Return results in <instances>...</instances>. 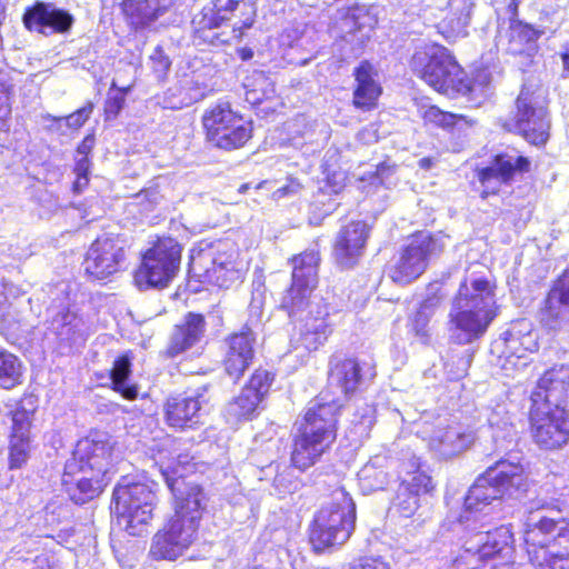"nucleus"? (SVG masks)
Segmentation results:
<instances>
[{
  "label": "nucleus",
  "mask_w": 569,
  "mask_h": 569,
  "mask_svg": "<svg viewBox=\"0 0 569 569\" xmlns=\"http://www.w3.org/2000/svg\"><path fill=\"white\" fill-rule=\"evenodd\" d=\"M316 290L315 287L290 280L281 295L278 309L284 311L291 320L303 318L309 310L316 309V305L325 301L323 299L320 302L311 300Z\"/></svg>",
  "instance_id": "nucleus-35"
},
{
  "label": "nucleus",
  "mask_w": 569,
  "mask_h": 569,
  "mask_svg": "<svg viewBox=\"0 0 569 569\" xmlns=\"http://www.w3.org/2000/svg\"><path fill=\"white\" fill-rule=\"evenodd\" d=\"M539 317L541 323L549 328H556L562 321L569 323V266L551 281L539 308Z\"/></svg>",
  "instance_id": "nucleus-26"
},
{
  "label": "nucleus",
  "mask_w": 569,
  "mask_h": 569,
  "mask_svg": "<svg viewBox=\"0 0 569 569\" xmlns=\"http://www.w3.org/2000/svg\"><path fill=\"white\" fill-rule=\"evenodd\" d=\"M124 20L134 31L143 30L158 18V9L150 0H122Z\"/></svg>",
  "instance_id": "nucleus-40"
},
{
  "label": "nucleus",
  "mask_w": 569,
  "mask_h": 569,
  "mask_svg": "<svg viewBox=\"0 0 569 569\" xmlns=\"http://www.w3.org/2000/svg\"><path fill=\"white\" fill-rule=\"evenodd\" d=\"M128 248L118 234L97 237L83 258V272L90 281H106L126 270Z\"/></svg>",
  "instance_id": "nucleus-13"
},
{
  "label": "nucleus",
  "mask_w": 569,
  "mask_h": 569,
  "mask_svg": "<svg viewBox=\"0 0 569 569\" xmlns=\"http://www.w3.org/2000/svg\"><path fill=\"white\" fill-rule=\"evenodd\" d=\"M92 168V160H76L72 172L74 180L71 184V191L74 194H81L90 184V172Z\"/></svg>",
  "instance_id": "nucleus-51"
},
{
  "label": "nucleus",
  "mask_w": 569,
  "mask_h": 569,
  "mask_svg": "<svg viewBox=\"0 0 569 569\" xmlns=\"http://www.w3.org/2000/svg\"><path fill=\"white\" fill-rule=\"evenodd\" d=\"M405 465V475L400 479V486L420 496L431 493L435 485L431 476L417 458L409 459Z\"/></svg>",
  "instance_id": "nucleus-41"
},
{
  "label": "nucleus",
  "mask_w": 569,
  "mask_h": 569,
  "mask_svg": "<svg viewBox=\"0 0 569 569\" xmlns=\"http://www.w3.org/2000/svg\"><path fill=\"white\" fill-rule=\"evenodd\" d=\"M159 486L156 482H118L112 491L113 512L132 537H142L153 519Z\"/></svg>",
  "instance_id": "nucleus-7"
},
{
  "label": "nucleus",
  "mask_w": 569,
  "mask_h": 569,
  "mask_svg": "<svg viewBox=\"0 0 569 569\" xmlns=\"http://www.w3.org/2000/svg\"><path fill=\"white\" fill-rule=\"evenodd\" d=\"M197 532L172 519L163 525L152 538L150 555L156 560H176L187 550Z\"/></svg>",
  "instance_id": "nucleus-24"
},
{
  "label": "nucleus",
  "mask_w": 569,
  "mask_h": 569,
  "mask_svg": "<svg viewBox=\"0 0 569 569\" xmlns=\"http://www.w3.org/2000/svg\"><path fill=\"white\" fill-rule=\"evenodd\" d=\"M206 331V318L202 313L187 312L180 323L173 326L168 343L161 356L172 360L196 346Z\"/></svg>",
  "instance_id": "nucleus-31"
},
{
  "label": "nucleus",
  "mask_w": 569,
  "mask_h": 569,
  "mask_svg": "<svg viewBox=\"0 0 569 569\" xmlns=\"http://www.w3.org/2000/svg\"><path fill=\"white\" fill-rule=\"evenodd\" d=\"M106 455L104 446L86 441L66 462L61 485L73 503L84 505L103 492L107 487Z\"/></svg>",
  "instance_id": "nucleus-3"
},
{
  "label": "nucleus",
  "mask_w": 569,
  "mask_h": 569,
  "mask_svg": "<svg viewBox=\"0 0 569 569\" xmlns=\"http://www.w3.org/2000/svg\"><path fill=\"white\" fill-rule=\"evenodd\" d=\"M360 14L358 10L348 9L336 22V27L340 32V38L347 39L349 34H355L362 29L359 22Z\"/></svg>",
  "instance_id": "nucleus-54"
},
{
  "label": "nucleus",
  "mask_w": 569,
  "mask_h": 569,
  "mask_svg": "<svg viewBox=\"0 0 569 569\" xmlns=\"http://www.w3.org/2000/svg\"><path fill=\"white\" fill-rule=\"evenodd\" d=\"M73 22L74 18L70 12L42 1L27 7L22 14V23L30 32L44 33L46 29H50L53 33H66Z\"/></svg>",
  "instance_id": "nucleus-27"
},
{
  "label": "nucleus",
  "mask_w": 569,
  "mask_h": 569,
  "mask_svg": "<svg viewBox=\"0 0 569 569\" xmlns=\"http://www.w3.org/2000/svg\"><path fill=\"white\" fill-rule=\"evenodd\" d=\"M356 505L351 496L338 488L331 501L313 516L309 528V542L316 552H325L342 546L351 537L356 526Z\"/></svg>",
  "instance_id": "nucleus-5"
},
{
  "label": "nucleus",
  "mask_w": 569,
  "mask_h": 569,
  "mask_svg": "<svg viewBox=\"0 0 569 569\" xmlns=\"http://www.w3.org/2000/svg\"><path fill=\"white\" fill-rule=\"evenodd\" d=\"M528 430L532 442L540 450L561 449L569 442V411L560 405L530 402Z\"/></svg>",
  "instance_id": "nucleus-12"
},
{
  "label": "nucleus",
  "mask_w": 569,
  "mask_h": 569,
  "mask_svg": "<svg viewBox=\"0 0 569 569\" xmlns=\"http://www.w3.org/2000/svg\"><path fill=\"white\" fill-rule=\"evenodd\" d=\"M569 388V367L555 365L545 370L538 378L530 393V402L537 405H552L549 395L552 391L566 392Z\"/></svg>",
  "instance_id": "nucleus-36"
},
{
  "label": "nucleus",
  "mask_w": 569,
  "mask_h": 569,
  "mask_svg": "<svg viewBox=\"0 0 569 569\" xmlns=\"http://www.w3.org/2000/svg\"><path fill=\"white\" fill-rule=\"evenodd\" d=\"M442 232L416 230L410 233L387 267L388 278L398 286L418 280L428 270L432 258L445 251Z\"/></svg>",
  "instance_id": "nucleus-8"
},
{
  "label": "nucleus",
  "mask_w": 569,
  "mask_h": 569,
  "mask_svg": "<svg viewBox=\"0 0 569 569\" xmlns=\"http://www.w3.org/2000/svg\"><path fill=\"white\" fill-rule=\"evenodd\" d=\"M446 569H516L512 532L503 526L488 531L476 549H462L448 560Z\"/></svg>",
  "instance_id": "nucleus-10"
},
{
  "label": "nucleus",
  "mask_w": 569,
  "mask_h": 569,
  "mask_svg": "<svg viewBox=\"0 0 569 569\" xmlns=\"http://www.w3.org/2000/svg\"><path fill=\"white\" fill-rule=\"evenodd\" d=\"M33 441L8 440L7 463L9 470L24 468L32 455Z\"/></svg>",
  "instance_id": "nucleus-46"
},
{
  "label": "nucleus",
  "mask_w": 569,
  "mask_h": 569,
  "mask_svg": "<svg viewBox=\"0 0 569 569\" xmlns=\"http://www.w3.org/2000/svg\"><path fill=\"white\" fill-rule=\"evenodd\" d=\"M320 261L321 253L318 242L300 253L292 254L289 258V263L292 266L290 280L318 288Z\"/></svg>",
  "instance_id": "nucleus-37"
},
{
  "label": "nucleus",
  "mask_w": 569,
  "mask_h": 569,
  "mask_svg": "<svg viewBox=\"0 0 569 569\" xmlns=\"http://www.w3.org/2000/svg\"><path fill=\"white\" fill-rule=\"evenodd\" d=\"M363 371L360 360L353 355L335 351L328 359L327 385L323 390L338 389L349 399L360 388Z\"/></svg>",
  "instance_id": "nucleus-19"
},
{
  "label": "nucleus",
  "mask_w": 569,
  "mask_h": 569,
  "mask_svg": "<svg viewBox=\"0 0 569 569\" xmlns=\"http://www.w3.org/2000/svg\"><path fill=\"white\" fill-rule=\"evenodd\" d=\"M420 507V495L399 485L391 508L401 518L412 517Z\"/></svg>",
  "instance_id": "nucleus-48"
},
{
  "label": "nucleus",
  "mask_w": 569,
  "mask_h": 569,
  "mask_svg": "<svg viewBox=\"0 0 569 569\" xmlns=\"http://www.w3.org/2000/svg\"><path fill=\"white\" fill-rule=\"evenodd\" d=\"M196 469L197 463L193 461V457L188 453H181L168 469H161V475L163 476V472H168L171 478L187 480L188 473L194 472Z\"/></svg>",
  "instance_id": "nucleus-53"
},
{
  "label": "nucleus",
  "mask_w": 569,
  "mask_h": 569,
  "mask_svg": "<svg viewBox=\"0 0 569 569\" xmlns=\"http://www.w3.org/2000/svg\"><path fill=\"white\" fill-rule=\"evenodd\" d=\"M302 188L301 183L296 178H288L287 183L278 188L274 194L278 198L287 197L289 194L297 193Z\"/></svg>",
  "instance_id": "nucleus-60"
},
{
  "label": "nucleus",
  "mask_w": 569,
  "mask_h": 569,
  "mask_svg": "<svg viewBox=\"0 0 569 569\" xmlns=\"http://www.w3.org/2000/svg\"><path fill=\"white\" fill-rule=\"evenodd\" d=\"M259 0H210L191 21V38L196 46L220 48L231 43L226 31L219 29L232 22L231 34L242 41L258 20Z\"/></svg>",
  "instance_id": "nucleus-2"
},
{
  "label": "nucleus",
  "mask_w": 569,
  "mask_h": 569,
  "mask_svg": "<svg viewBox=\"0 0 569 569\" xmlns=\"http://www.w3.org/2000/svg\"><path fill=\"white\" fill-rule=\"evenodd\" d=\"M261 402L262 399L242 387L240 393L231 402L232 415L238 420L251 419Z\"/></svg>",
  "instance_id": "nucleus-47"
},
{
  "label": "nucleus",
  "mask_w": 569,
  "mask_h": 569,
  "mask_svg": "<svg viewBox=\"0 0 569 569\" xmlns=\"http://www.w3.org/2000/svg\"><path fill=\"white\" fill-rule=\"evenodd\" d=\"M501 127L507 132L521 137L528 144L542 149L551 136V119L545 104L533 102V92L522 86L516 100L512 116Z\"/></svg>",
  "instance_id": "nucleus-11"
},
{
  "label": "nucleus",
  "mask_w": 569,
  "mask_h": 569,
  "mask_svg": "<svg viewBox=\"0 0 569 569\" xmlns=\"http://www.w3.org/2000/svg\"><path fill=\"white\" fill-rule=\"evenodd\" d=\"M182 251L177 238L157 234L140 254L133 271L134 284L141 290L167 288L180 270Z\"/></svg>",
  "instance_id": "nucleus-9"
},
{
  "label": "nucleus",
  "mask_w": 569,
  "mask_h": 569,
  "mask_svg": "<svg viewBox=\"0 0 569 569\" xmlns=\"http://www.w3.org/2000/svg\"><path fill=\"white\" fill-rule=\"evenodd\" d=\"M93 109L94 103L91 100L86 101L82 107L66 117L68 127L72 130H79L89 120Z\"/></svg>",
  "instance_id": "nucleus-55"
},
{
  "label": "nucleus",
  "mask_w": 569,
  "mask_h": 569,
  "mask_svg": "<svg viewBox=\"0 0 569 569\" xmlns=\"http://www.w3.org/2000/svg\"><path fill=\"white\" fill-rule=\"evenodd\" d=\"M497 283L493 278L477 277L465 278L459 283L452 299V307H466L470 309L498 312L496 305Z\"/></svg>",
  "instance_id": "nucleus-28"
},
{
  "label": "nucleus",
  "mask_w": 569,
  "mask_h": 569,
  "mask_svg": "<svg viewBox=\"0 0 569 569\" xmlns=\"http://www.w3.org/2000/svg\"><path fill=\"white\" fill-rule=\"evenodd\" d=\"M132 359L131 350L122 352L113 360L109 370L111 389L129 401L136 400L139 395L137 385L127 383L132 373Z\"/></svg>",
  "instance_id": "nucleus-39"
},
{
  "label": "nucleus",
  "mask_w": 569,
  "mask_h": 569,
  "mask_svg": "<svg viewBox=\"0 0 569 569\" xmlns=\"http://www.w3.org/2000/svg\"><path fill=\"white\" fill-rule=\"evenodd\" d=\"M523 545L537 569H569V518L541 516L527 523Z\"/></svg>",
  "instance_id": "nucleus-4"
},
{
  "label": "nucleus",
  "mask_w": 569,
  "mask_h": 569,
  "mask_svg": "<svg viewBox=\"0 0 569 569\" xmlns=\"http://www.w3.org/2000/svg\"><path fill=\"white\" fill-rule=\"evenodd\" d=\"M202 396L188 390L168 395L162 402L164 425L177 432L198 430L203 426Z\"/></svg>",
  "instance_id": "nucleus-15"
},
{
  "label": "nucleus",
  "mask_w": 569,
  "mask_h": 569,
  "mask_svg": "<svg viewBox=\"0 0 569 569\" xmlns=\"http://www.w3.org/2000/svg\"><path fill=\"white\" fill-rule=\"evenodd\" d=\"M291 463L279 468L272 480V487L280 498L292 495L301 487V479L295 475Z\"/></svg>",
  "instance_id": "nucleus-49"
},
{
  "label": "nucleus",
  "mask_w": 569,
  "mask_h": 569,
  "mask_svg": "<svg viewBox=\"0 0 569 569\" xmlns=\"http://www.w3.org/2000/svg\"><path fill=\"white\" fill-rule=\"evenodd\" d=\"M256 337L248 327L232 332L226 338V352L222 359L224 373L238 382L254 359Z\"/></svg>",
  "instance_id": "nucleus-22"
},
{
  "label": "nucleus",
  "mask_w": 569,
  "mask_h": 569,
  "mask_svg": "<svg viewBox=\"0 0 569 569\" xmlns=\"http://www.w3.org/2000/svg\"><path fill=\"white\" fill-rule=\"evenodd\" d=\"M531 170V160L526 156L519 154L512 161L511 157L506 152L495 154L490 166L480 168L476 172L479 183L483 187L480 197L487 199L490 196L498 194V188H490V183L493 180L499 181L500 184H510L516 180L517 176L527 174Z\"/></svg>",
  "instance_id": "nucleus-17"
},
{
  "label": "nucleus",
  "mask_w": 569,
  "mask_h": 569,
  "mask_svg": "<svg viewBox=\"0 0 569 569\" xmlns=\"http://www.w3.org/2000/svg\"><path fill=\"white\" fill-rule=\"evenodd\" d=\"M497 316L498 312L487 309L476 310L466 307H453L449 313V330L457 343H471L487 332Z\"/></svg>",
  "instance_id": "nucleus-23"
},
{
  "label": "nucleus",
  "mask_w": 569,
  "mask_h": 569,
  "mask_svg": "<svg viewBox=\"0 0 569 569\" xmlns=\"http://www.w3.org/2000/svg\"><path fill=\"white\" fill-rule=\"evenodd\" d=\"M486 472L503 498L527 493L530 488L529 472L520 461L500 459Z\"/></svg>",
  "instance_id": "nucleus-30"
},
{
  "label": "nucleus",
  "mask_w": 569,
  "mask_h": 569,
  "mask_svg": "<svg viewBox=\"0 0 569 569\" xmlns=\"http://www.w3.org/2000/svg\"><path fill=\"white\" fill-rule=\"evenodd\" d=\"M475 442V433L459 422L439 427L429 438V445L446 458L466 451Z\"/></svg>",
  "instance_id": "nucleus-33"
},
{
  "label": "nucleus",
  "mask_w": 569,
  "mask_h": 569,
  "mask_svg": "<svg viewBox=\"0 0 569 569\" xmlns=\"http://www.w3.org/2000/svg\"><path fill=\"white\" fill-rule=\"evenodd\" d=\"M447 293L440 283H429L427 295L418 302L416 309L408 316L407 329L417 341L429 345L433 335V319L441 309Z\"/></svg>",
  "instance_id": "nucleus-18"
},
{
  "label": "nucleus",
  "mask_w": 569,
  "mask_h": 569,
  "mask_svg": "<svg viewBox=\"0 0 569 569\" xmlns=\"http://www.w3.org/2000/svg\"><path fill=\"white\" fill-rule=\"evenodd\" d=\"M421 118L425 123H430L450 132L461 124H470V121L465 114L445 111L436 104L427 107L421 113Z\"/></svg>",
  "instance_id": "nucleus-44"
},
{
  "label": "nucleus",
  "mask_w": 569,
  "mask_h": 569,
  "mask_svg": "<svg viewBox=\"0 0 569 569\" xmlns=\"http://www.w3.org/2000/svg\"><path fill=\"white\" fill-rule=\"evenodd\" d=\"M409 67L413 76L449 98L472 99L490 82L487 74L470 77L452 51L437 42L416 49L409 59Z\"/></svg>",
  "instance_id": "nucleus-1"
},
{
  "label": "nucleus",
  "mask_w": 569,
  "mask_h": 569,
  "mask_svg": "<svg viewBox=\"0 0 569 569\" xmlns=\"http://www.w3.org/2000/svg\"><path fill=\"white\" fill-rule=\"evenodd\" d=\"M204 257L192 259L189 263V273L196 278L206 289H229L242 282V273L232 262H219L210 260L211 266L203 262Z\"/></svg>",
  "instance_id": "nucleus-32"
},
{
  "label": "nucleus",
  "mask_w": 569,
  "mask_h": 569,
  "mask_svg": "<svg viewBox=\"0 0 569 569\" xmlns=\"http://www.w3.org/2000/svg\"><path fill=\"white\" fill-rule=\"evenodd\" d=\"M503 499L496 488L490 477L485 471L481 473L471 487L468 489L463 498V507L458 517V522L465 523L476 518L486 507L490 506L495 500Z\"/></svg>",
  "instance_id": "nucleus-34"
},
{
  "label": "nucleus",
  "mask_w": 569,
  "mask_h": 569,
  "mask_svg": "<svg viewBox=\"0 0 569 569\" xmlns=\"http://www.w3.org/2000/svg\"><path fill=\"white\" fill-rule=\"evenodd\" d=\"M32 569H54V567L47 556H38L33 560Z\"/></svg>",
  "instance_id": "nucleus-63"
},
{
  "label": "nucleus",
  "mask_w": 569,
  "mask_h": 569,
  "mask_svg": "<svg viewBox=\"0 0 569 569\" xmlns=\"http://www.w3.org/2000/svg\"><path fill=\"white\" fill-rule=\"evenodd\" d=\"M24 367L18 356L0 347V389L11 390L23 383Z\"/></svg>",
  "instance_id": "nucleus-42"
},
{
  "label": "nucleus",
  "mask_w": 569,
  "mask_h": 569,
  "mask_svg": "<svg viewBox=\"0 0 569 569\" xmlns=\"http://www.w3.org/2000/svg\"><path fill=\"white\" fill-rule=\"evenodd\" d=\"M332 443L298 427L290 447L291 467L301 472L316 466L332 449Z\"/></svg>",
  "instance_id": "nucleus-29"
},
{
  "label": "nucleus",
  "mask_w": 569,
  "mask_h": 569,
  "mask_svg": "<svg viewBox=\"0 0 569 569\" xmlns=\"http://www.w3.org/2000/svg\"><path fill=\"white\" fill-rule=\"evenodd\" d=\"M351 106L362 113H370L380 106L383 87L379 80L378 69L369 60H362L352 71Z\"/></svg>",
  "instance_id": "nucleus-20"
},
{
  "label": "nucleus",
  "mask_w": 569,
  "mask_h": 569,
  "mask_svg": "<svg viewBox=\"0 0 569 569\" xmlns=\"http://www.w3.org/2000/svg\"><path fill=\"white\" fill-rule=\"evenodd\" d=\"M96 144V136L94 131L91 130L87 133L83 139L77 144L76 151L81 154V158L78 160H91V153Z\"/></svg>",
  "instance_id": "nucleus-59"
},
{
  "label": "nucleus",
  "mask_w": 569,
  "mask_h": 569,
  "mask_svg": "<svg viewBox=\"0 0 569 569\" xmlns=\"http://www.w3.org/2000/svg\"><path fill=\"white\" fill-rule=\"evenodd\" d=\"M348 569H390V566L380 556H362L351 563Z\"/></svg>",
  "instance_id": "nucleus-56"
},
{
  "label": "nucleus",
  "mask_w": 569,
  "mask_h": 569,
  "mask_svg": "<svg viewBox=\"0 0 569 569\" xmlns=\"http://www.w3.org/2000/svg\"><path fill=\"white\" fill-rule=\"evenodd\" d=\"M360 480L369 490H380L388 485V475L375 465H366L360 471Z\"/></svg>",
  "instance_id": "nucleus-52"
},
{
  "label": "nucleus",
  "mask_w": 569,
  "mask_h": 569,
  "mask_svg": "<svg viewBox=\"0 0 569 569\" xmlns=\"http://www.w3.org/2000/svg\"><path fill=\"white\" fill-rule=\"evenodd\" d=\"M274 372L263 367H258L250 375L243 388H246V390L251 391L252 393H254L256 396L263 400L264 397L268 395L271 385L274 381Z\"/></svg>",
  "instance_id": "nucleus-50"
},
{
  "label": "nucleus",
  "mask_w": 569,
  "mask_h": 569,
  "mask_svg": "<svg viewBox=\"0 0 569 569\" xmlns=\"http://www.w3.org/2000/svg\"><path fill=\"white\" fill-rule=\"evenodd\" d=\"M37 406L30 398H22L16 407L8 413L10 427L8 430V440L33 441L32 427Z\"/></svg>",
  "instance_id": "nucleus-38"
},
{
  "label": "nucleus",
  "mask_w": 569,
  "mask_h": 569,
  "mask_svg": "<svg viewBox=\"0 0 569 569\" xmlns=\"http://www.w3.org/2000/svg\"><path fill=\"white\" fill-rule=\"evenodd\" d=\"M11 86L1 82L0 83V121H6L11 114Z\"/></svg>",
  "instance_id": "nucleus-58"
},
{
  "label": "nucleus",
  "mask_w": 569,
  "mask_h": 569,
  "mask_svg": "<svg viewBox=\"0 0 569 569\" xmlns=\"http://www.w3.org/2000/svg\"><path fill=\"white\" fill-rule=\"evenodd\" d=\"M204 142L220 151L244 148L253 138V122L229 101H218L203 110L200 118Z\"/></svg>",
  "instance_id": "nucleus-6"
},
{
  "label": "nucleus",
  "mask_w": 569,
  "mask_h": 569,
  "mask_svg": "<svg viewBox=\"0 0 569 569\" xmlns=\"http://www.w3.org/2000/svg\"><path fill=\"white\" fill-rule=\"evenodd\" d=\"M330 305L322 301L316 305L315 310H309L300 321L297 343L308 352H313L323 347L332 335L330 318Z\"/></svg>",
  "instance_id": "nucleus-25"
},
{
  "label": "nucleus",
  "mask_w": 569,
  "mask_h": 569,
  "mask_svg": "<svg viewBox=\"0 0 569 569\" xmlns=\"http://www.w3.org/2000/svg\"><path fill=\"white\" fill-rule=\"evenodd\" d=\"M522 0H509L507 4V12L509 14V23H515V21H521L519 19V7Z\"/></svg>",
  "instance_id": "nucleus-62"
},
{
  "label": "nucleus",
  "mask_w": 569,
  "mask_h": 569,
  "mask_svg": "<svg viewBox=\"0 0 569 569\" xmlns=\"http://www.w3.org/2000/svg\"><path fill=\"white\" fill-rule=\"evenodd\" d=\"M541 34L542 31L526 21L509 23L508 43L512 50V54H523L525 47L535 44Z\"/></svg>",
  "instance_id": "nucleus-43"
},
{
  "label": "nucleus",
  "mask_w": 569,
  "mask_h": 569,
  "mask_svg": "<svg viewBox=\"0 0 569 569\" xmlns=\"http://www.w3.org/2000/svg\"><path fill=\"white\" fill-rule=\"evenodd\" d=\"M150 60L152 70L160 74H166L171 67V60L161 47L154 48Z\"/></svg>",
  "instance_id": "nucleus-57"
},
{
  "label": "nucleus",
  "mask_w": 569,
  "mask_h": 569,
  "mask_svg": "<svg viewBox=\"0 0 569 569\" xmlns=\"http://www.w3.org/2000/svg\"><path fill=\"white\" fill-rule=\"evenodd\" d=\"M163 479L173 496V515L170 519L198 532L206 511L207 495L203 488L194 481L171 478L168 472H163Z\"/></svg>",
  "instance_id": "nucleus-14"
},
{
  "label": "nucleus",
  "mask_w": 569,
  "mask_h": 569,
  "mask_svg": "<svg viewBox=\"0 0 569 569\" xmlns=\"http://www.w3.org/2000/svg\"><path fill=\"white\" fill-rule=\"evenodd\" d=\"M264 83H266L267 90L263 92V97L257 96L256 89H251V90L247 91V94L250 97L249 99H250L251 103L259 104L263 100L269 99L274 93V89H273L272 84L270 82H268L267 80H264Z\"/></svg>",
  "instance_id": "nucleus-61"
},
{
  "label": "nucleus",
  "mask_w": 569,
  "mask_h": 569,
  "mask_svg": "<svg viewBox=\"0 0 569 569\" xmlns=\"http://www.w3.org/2000/svg\"><path fill=\"white\" fill-rule=\"evenodd\" d=\"M370 236L363 220H351L338 231L332 244L333 257L343 268H353L362 257Z\"/></svg>",
  "instance_id": "nucleus-21"
},
{
  "label": "nucleus",
  "mask_w": 569,
  "mask_h": 569,
  "mask_svg": "<svg viewBox=\"0 0 569 569\" xmlns=\"http://www.w3.org/2000/svg\"><path fill=\"white\" fill-rule=\"evenodd\" d=\"M132 89L133 84L118 87L114 81L111 82L102 109L106 122L113 121L119 117L126 106L127 96Z\"/></svg>",
  "instance_id": "nucleus-45"
},
{
  "label": "nucleus",
  "mask_w": 569,
  "mask_h": 569,
  "mask_svg": "<svg viewBox=\"0 0 569 569\" xmlns=\"http://www.w3.org/2000/svg\"><path fill=\"white\" fill-rule=\"evenodd\" d=\"M331 393L329 390H321L318 393L315 405L303 413L299 427L335 445L343 405Z\"/></svg>",
  "instance_id": "nucleus-16"
},
{
  "label": "nucleus",
  "mask_w": 569,
  "mask_h": 569,
  "mask_svg": "<svg viewBox=\"0 0 569 569\" xmlns=\"http://www.w3.org/2000/svg\"><path fill=\"white\" fill-rule=\"evenodd\" d=\"M236 53L241 61H249L254 56V52H253L252 48H250V47L238 48Z\"/></svg>",
  "instance_id": "nucleus-64"
}]
</instances>
